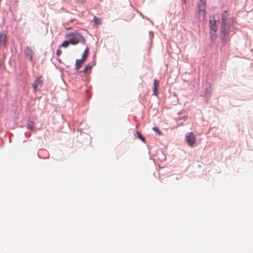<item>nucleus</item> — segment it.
<instances>
[{
	"mask_svg": "<svg viewBox=\"0 0 253 253\" xmlns=\"http://www.w3.org/2000/svg\"><path fill=\"white\" fill-rule=\"evenodd\" d=\"M206 4H198V14L199 15L202 14L204 18L206 15Z\"/></svg>",
	"mask_w": 253,
	"mask_h": 253,
	"instance_id": "7",
	"label": "nucleus"
},
{
	"mask_svg": "<svg viewBox=\"0 0 253 253\" xmlns=\"http://www.w3.org/2000/svg\"><path fill=\"white\" fill-rule=\"evenodd\" d=\"M62 53V51L60 49H58L56 51V55L59 56Z\"/></svg>",
	"mask_w": 253,
	"mask_h": 253,
	"instance_id": "25",
	"label": "nucleus"
},
{
	"mask_svg": "<svg viewBox=\"0 0 253 253\" xmlns=\"http://www.w3.org/2000/svg\"><path fill=\"white\" fill-rule=\"evenodd\" d=\"M7 46V37L2 32H0V48H5Z\"/></svg>",
	"mask_w": 253,
	"mask_h": 253,
	"instance_id": "3",
	"label": "nucleus"
},
{
	"mask_svg": "<svg viewBox=\"0 0 253 253\" xmlns=\"http://www.w3.org/2000/svg\"><path fill=\"white\" fill-rule=\"evenodd\" d=\"M93 65L94 64L91 65L90 64V63H89L87 65H85L83 70L79 71V72L81 73L86 74L87 72V71L90 69Z\"/></svg>",
	"mask_w": 253,
	"mask_h": 253,
	"instance_id": "9",
	"label": "nucleus"
},
{
	"mask_svg": "<svg viewBox=\"0 0 253 253\" xmlns=\"http://www.w3.org/2000/svg\"><path fill=\"white\" fill-rule=\"evenodd\" d=\"M182 112L181 111L178 112L177 113V115H179V116L176 119V122L177 124L179 126H182L183 125V122H181V121H185L187 118V115H184V116H180Z\"/></svg>",
	"mask_w": 253,
	"mask_h": 253,
	"instance_id": "5",
	"label": "nucleus"
},
{
	"mask_svg": "<svg viewBox=\"0 0 253 253\" xmlns=\"http://www.w3.org/2000/svg\"><path fill=\"white\" fill-rule=\"evenodd\" d=\"M88 52H89V48L88 47H86V48L84 49V50L82 55V58L83 59L85 60V59L88 57Z\"/></svg>",
	"mask_w": 253,
	"mask_h": 253,
	"instance_id": "10",
	"label": "nucleus"
},
{
	"mask_svg": "<svg viewBox=\"0 0 253 253\" xmlns=\"http://www.w3.org/2000/svg\"><path fill=\"white\" fill-rule=\"evenodd\" d=\"M186 141L188 145L191 147L193 146L195 143L196 138L193 132H187L185 136Z\"/></svg>",
	"mask_w": 253,
	"mask_h": 253,
	"instance_id": "2",
	"label": "nucleus"
},
{
	"mask_svg": "<svg viewBox=\"0 0 253 253\" xmlns=\"http://www.w3.org/2000/svg\"><path fill=\"white\" fill-rule=\"evenodd\" d=\"M27 128L30 130L34 129V122L32 121H29L27 124Z\"/></svg>",
	"mask_w": 253,
	"mask_h": 253,
	"instance_id": "14",
	"label": "nucleus"
},
{
	"mask_svg": "<svg viewBox=\"0 0 253 253\" xmlns=\"http://www.w3.org/2000/svg\"><path fill=\"white\" fill-rule=\"evenodd\" d=\"M84 61H85V60L83 59L82 58L80 59H77L76 60V63H75V70L76 71H78L79 70L82 66V65L84 64Z\"/></svg>",
	"mask_w": 253,
	"mask_h": 253,
	"instance_id": "8",
	"label": "nucleus"
},
{
	"mask_svg": "<svg viewBox=\"0 0 253 253\" xmlns=\"http://www.w3.org/2000/svg\"><path fill=\"white\" fill-rule=\"evenodd\" d=\"M228 14L227 10H224L221 15V20H228Z\"/></svg>",
	"mask_w": 253,
	"mask_h": 253,
	"instance_id": "13",
	"label": "nucleus"
},
{
	"mask_svg": "<svg viewBox=\"0 0 253 253\" xmlns=\"http://www.w3.org/2000/svg\"><path fill=\"white\" fill-rule=\"evenodd\" d=\"M209 27L211 31L215 33L217 31L216 21L215 19H210L209 21Z\"/></svg>",
	"mask_w": 253,
	"mask_h": 253,
	"instance_id": "6",
	"label": "nucleus"
},
{
	"mask_svg": "<svg viewBox=\"0 0 253 253\" xmlns=\"http://www.w3.org/2000/svg\"><path fill=\"white\" fill-rule=\"evenodd\" d=\"M226 27H221V35H228V32Z\"/></svg>",
	"mask_w": 253,
	"mask_h": 253,
	"instance_id": "15",
	"label": "nucleus"
},
{
	"mask_svg": "<svg viewBox=\"0 0 253 253\" xmlns=\"http://www.w3.org/2000/svg\"><path fill=\"white\" fill-rule=\"evenodd\" d=\"M205 96L206 97H210L211 95V86L207 87L205 89Z\"/></svg>",
	"mask_w": 253,
	"mask_h": 253,
	"instance_id": "12",
	"label": "nucleus"
},
{
	"mask_svg": "<svg viewBox=\"0 0 253 253\" xmlns=\"http://www.w3.org/2000/svg\"><path fill=\"white\" fill-rule=\"evenodd\" d=\"M152 129L154 131L156 132L159 135L162 134V133L161 131L160 130V129L158 127L154 126L153 127Z\"/></svg>",
	"mask_w": 253,
	"mask_h": 253,
	"instance_id": "18",
	"label": "nucleus"
},
{
	"mask_svg": "<svg viewBox=\"0 0 253 253\" xmlns=\"http://www.w3.org/2000/svg\"><path fill=\"white\" fill-rule=\"evenodd\" d=\"M210 34H211V41L212 42H213V41L215 40V39H216V35H215V33H213H213H212L211 32H210Z\"/></svg>",
	"mask_w": 253,
	"mask_h": 253,
	"instance_id": "19",
	"label": "nucleus"
},
{
	"mask_svg": "<svg viewBox=\"0 0 253 253\" xmlns=\"http://www.w3.org/2000/svg\"><path fill=\"white\" fill-rule=\"evenodd\" d=\"M79 37H80V39L81 40V43L84 44H85L86 41H85L84 38L80 34H79Z\"/></svg>",
	"mask_w": 253,
	"mask_h": 253,
	"instance_id": "21",
	"label": "nucleus"
},
{
	"mask_svg": "<svg viewBox=\"0 0 253 253\" xmlns=\"http://www.w3.org/2000/svg\"><path fill=\"white\" fill-rule=\"evenodd\" d=\"M41 83V79L39 78H37L35 81L34 82V83L33 84H32V86L33 87V88L35 90L38 87V85L39 84Z\"/></svg>",
	"mask_w": 253,
	"mask_h": 253,
	"instance_id": "11",
	"label": "nucleus"
},
{
	"mask_svg": "<svg viewBox=\"0 0 253 253\" xmlns=\"http://www.w3.org/2000/svg\"><path fill=\"white\" fill-rule=\"evenodd\" d=\"M159 82L156 79H155L154 81V88L156 89V88H158V84H159Z\"/></svg>",
	"mask_w": 253,
	"mask_h": 253,
	"instance_id": "22",
	"label": "nucleus"
},
{
	"mask_svg": "<svg viewBox=\"0 0 253 253\" xmlns=\"http://www.w3.org/2000/svg\"><path fill=\"white\" fill-rule=\"evenodd\" d=\"M181 1L183 3H185L186 1V0H181Z\"/></svg>",
	"mask_w": 253,
	"mask_h": 253,
	"instance_id": "27",
	"label": "nucleus"
},
{
	"mask_svg": "<svg viewBox=\"0 0 253 253\" xmlns=\"http://www.w3.org/2000/svg\"><path fill=\"white\" fill-rule=\"evenodd\" d=\"M228 24V20H221V27H227Z\"/></svg>",
	"mask_w": 253,
	"mask_h": 253,
	"instance_id": "20",
	"label": "nucleus"
},
{
	"mask_svg": "<svg viewBox=\"0 0 253 253\" xmlns=\"http://www.w3.org/2000/svg\"><path fill=\"white\" fill-rule=\"evenodd\" d=\"M200 2L198 4H206V0H199Z\"/></svg>",
	"mask_w": 253,
	"mask_h": 253,
	"instance_id": "24",
	"label": "nucleus"
},
{
	"mask_svg": "<svg viewBox=\"0 0 253 253\" xmlns=\"http://www.w3.org/2000/svg\"><path fill=\"white\" fill-rule=\"evenodd\" d=\"M71 44L69 40L64 41L61 44V46L64 48H67Z\"/></svg>",
	"mask_w": 253,
	"mask_h": 253,
	"instance_id": "17",
	"label": "nucleus"
},
{
	"mask_svg": "<svg viewBox=\"0 0 253 253\" xmlns=\"http://www.w3.org/2000/svg\"><path fill=\"white\" fill-rule=\"evenodd\" d=\"M136 134L137 137L139 138L143 142L145 143V138L142 135L141 133L139 131H137Z\"/></svg>",
	"mask_w": 253,
	"mask_h": 253,
	"instance_id": "16",
	"label": "nucleus"
},
{
	"mask_svg": "<svg viewBox=\"0 0 253 253\" xmlns=\"http://www.w3.org/2000/svg\"><path fill=\"white\" fill-rule=\"evenodd\" d=\"M25 53L26 55L29 58L30 62L32 63H34V61L33 58L34 51L32 50L31 47L29 46L27 47Z\"/></svg>",
	"mask_w": 253,
	"mask_h": 253,
	"instance_id": "4",
	"label": "nucleus"
},
{
	"mask_svg": "<svg viewBox=\"0 0 253 253\" xmlns=\"http://www.w3.org/2000/svg\"><path fill=\"white\" fill-rule=\"evenodd\" d=\"M157 93H158V88H156V89H155V88H153L154 94L157 95Z\"/></svg>",
	"mask_w": 253,
	"mask_h": 253,
	"instance_id": "26",
	"label": "nucleus"
},
{
	"mask_svg": "<svg viewBox=\"0 0 253 253\" xmlns=\"http://www.w3.org/2000/svg\"><path fill=\"white\" fill-rule=\"evenodd\" d=\"M227 36H228L227 35H221L222 42L226 41Z\"/></svg>",
	"mask_w": 253,
	"mask_h": 253,
	"instance_id": "23",
	"label": "nucleus"
},
{
	"mask_svg": "<svg viewBox=\"0 0 253 253\" xmlns=\"http://www.w3.org/2000/svg\"><path fill=\"white\" fill-rule=\"evenodd\" d=\"M79 34L77 31L69 33L66 35L65 38H69L70 43L73 45H76L79 42L80 37Z\"/></svg>",
	"mask_w": 253,
	"mask_h": 253,
	"instance_id": "1",
	"label": "nucleus"
}]
</instances>
